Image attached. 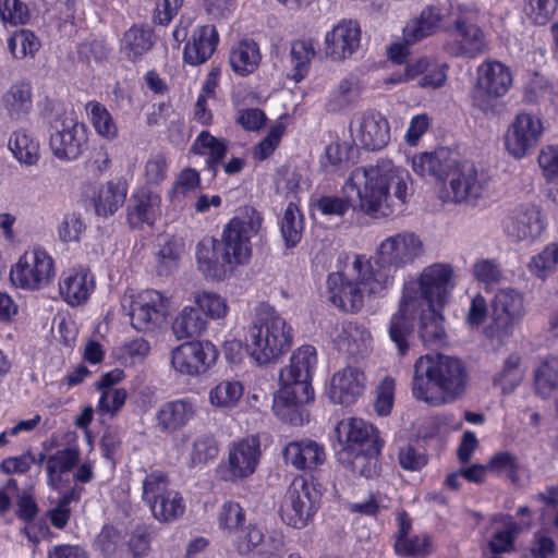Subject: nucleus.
Wrapping results in <instances>:
<instances>
[{
    "label": "nucleus",
    "mask_w": 558,
    "mask_h": 558,
    "mask_svg": "<svg viewBox=\"0 0 558 558\" xmlns=\"http://www.w3.org/2000/svg\"><path fill=\"white\" fill-rule=\"evenodd\" d=\"M31 20L27 4L21 0H0V22L5 26L26 25Z\"/></svg>",
    "instance_id": "0e129e2a"
},
{
    "label": "nucleus",
    "mask_w": 558,
    "mask_h": 558,
    "mask_svg": "<svg viewBox=\"0 0 558 558\" xmlns=\"http://www.w3.org/2000/svg\"><path fill=\"white\" fill-rule=\"evenodd\" d=\"M454 288L453 267L446 263H434L424 267L415 279L404 282L399 305H402V311H414L420 306L444 308Z\"/></svg>",
    "instance_id": "0eeeda50"
},
{
    "label": "nucleus",
    "mask_w": 558,
    "mask_h": 558,
    "mask_svg": "<svg viewBox=\"0 0 558 558\" xmlns=\"http://www.w3.org/2000/svg\"><path fill=\"white\" fill-rule=\"evenodd\" d=\"M472 274L486 290L493 289L505 279L500 265L489 258L476 260L472 266Z\"/></svg>",
    "instance_id": "e2e57ef3"
},
{
    "label": "nucleus",
    "mask_w": 558,
    "mask_h": 558,
    "mask_svg": "<svg viewBox=\"0 0 558 558\" xmlns=\"http://www.w3.org/2000/svg\"><path fill=\"white\" fill-rule=\"evenodd\" d=\"M303 229V216L296 204L291 202L281 220V233L288 246H295L300 242Z\"/></svg>",
    "instance_id": "4d7b16f0"
},
{
    "label": "nucleus",
    "mask_w": 558,
    "mask_h": 558,
    "mask_svg": "<svg viewBox=\"0 0 558 558\" xmlns=\"http://www.w3.org/2000/svg\"><path fill=\"white\" fill-rule=\"evenodd\" d=\"M244 386L239 380H221L208 391V401L211 407L220 411L236 408L243 397Z\"/></svg>",
    "instance_id": "ea45409f"
},
{
    "label": "nucleus",
    "mask_w": 558,
    "mask_h": 558,
    "mask_svg": "<svg viewBox=\"0 0 558 558\" xmlns=\"http://www.w3.org/2000/svg\"><path fill=\"white\" fill-rule=\"evenodd\" d=\"M277 192L284 196L298 197L310 189V181L295 168H282L276 179Z\"/></svg>",
    "instance_id": "864d4df0"
},
{
    "label": "nucleus",
    "mask_w": 558,
    "mask_h": 558,
    "mask_svg": "<svg viewBox=\"0 0 558 558\" xmlns=\"http://www.w3.org/2000/svg\"><path fill=\"white\" fill-rule=\"evenodd\" d=\"M366 385L364 372L355 365H345L330 378L328 398L337 404L349 405L362 396Z\"/></svg>",
    "instance_id": "b1692460"
},
{
    "label": "nucleus",
    "mask_w": 558,
    "mask_h": 558,
    "mask_svg": "<svg viewBox=\"0 0 558 558\" xmlns=\"http://www.w3.org/2000/svg\"><path fill=\"white\" fill-rule=\"evenodd\" d=\"M448 185L441 198L453 204H475L488 191L490 177L478 170L470 161H459L453 158V165L446 173Z\"/></svg>",
    "instance_id": "ddd939ff"
},
{
    "label": "nucleus",
    "mask_w": 558,
    "mask_h": 558,
    "mask_svg": "<svg viewBox=\"0 0 558 558\" xmlns=\"http://www.w3.org/2000/svg\"><path fill=\"white\" fill-rule=\"evenodd\" d=\"M154 45L153 33L141 27H131L120 41V52L130 61H136Z\"/></svg>",
    "instance_id": "c03bdc74"
},
{
    "label": "nucleus",
    "mask_w": 558,
    "mask_h": 558,
    "mask_svg": "<svg viewBox=\"0 0 558 558\" xmlns=\"http://www.w3.org/2000/svg\"><path fill=\"white\" fill-rule=\"evenodd\" d=\"M533 385L535 392L549 397L558 389V353H548L539 356L533 369Z\"/></svg>",
    "instance_id": "c9c22d12"
},
{
    "label": "nucleus",
    "mask_w": 558,
    "mask_h": 558,
    "mask_svg": "<svg viewBox=\"0 0 558 558\" xmlns=\"http://www.w3.org/2000/svg\"><path fill=\"white\" fill-rule=\"evenodd\" d=\"M196 260L198 269L207 278L221 280L234 270L220 241L211 236H205L198 242Z\"/></svg>",
    "instance_id": "a878e982"
},
{
    "label": "nucleus",
    "mask_w": 558,
    "mask_h": 558,
    "mask_svg": "<svg viewBox=\"0 0 558 558\" xmlns=\"http://www.w3.org/2000/svg\"><path fill=\"white\" fill-rule=\"evenodd\" d=\"M487 468L498 475H506L512 482L520 478L521 465L517 457L508 451L495 453L488 461Z\"/></svg>",
    "instance_id": "69168bd1"
},
{
    "label": "nucleus",
    "mask_w": 558,
    "mask_h": 558,
    "mask_svg": "<svg viewBox=\"0 0 558 558\" xmlns=\"http://www.w3.org/2000/svg\"><path fill=\"white\" fill-rule=\"evenodd\" d=\"M495 524H499V521L496 520ZM518 531L519 526L512 518H502L500 520V526L496 527V531L489 541L488 545L490 550L496 554L511 550Z\"/></svg>",
    "instance_id": "680f3d73"
},
{
    "label": "nucleus",
    "mask_w": 558,
    "mask_h": 558,
    "mask_svg": "<svg viewBox=\"0 0 558 558\" xmlns=\"http://www.w3.org/2000/svg\"><path fill=\"white\" fill-rule=\"evenodd\" d=\"M1 104L11 118L20 119L32 109V87L27 83L11 86L2 96Z\"/></svg>",
    "instance_id": "09e8293b"
},
{
    "label": "nucleus",
    "mask_w": 558,
    "mask_h": 558,
    "mask_svg": "<svg viewBox=\"0 0 558 558\" xmlns=\"http://www.w3.org/2000/svg\"><path fill=\"white\" fill-rule=\"evenodd\" d=\"M441 19L442 14L438 7H426L403 27V39L408 44H415L435 34L440 27Z\"/></svg>",
    "instance_id": "f704fd0d"
},
{
    "label": "nucleus",
    "mask_w": 558,
    "mask_h": 558,
    "mask_svg": "<svg viewBox=\"0 0 558 558\" xmlns=\"http://www.w3.org/2000/svg\"><path fill=\"white\" fill-rule=\"evenodd\" d=\"M441 310L438 306H420L414 311H402V305H399L389 323V337L401 355L409 349L408 337L413 331L416 320L420 338L424 344L440 347L446 343L447 333Z\"/></svg>",
    "instance_id": "1a4fd4ad"
},
{
    "label": "nucleus",
    "mask_w": 558,
    "mask_h": 558,
    "mask_svg": "<svg viewBox=\"0 0 558 558\" xmlns=\"http://www.w3.org/2000/svg\"><path fill=\"white\" fill-rule=\"evenodd\" d=\"M8 149L13 158L24 167L36 166L40 159L39 140L25 130H16L8 140Z\"/></svg>",
    "instance_id": "72a5a7b5"
},
{
    "label": "nucleus",
    "mask_w": 558,
    "mask_h": 558,
    "mask_svg": "<svg viewBox=\"0 0 558 558\" xmlns=\"http://www.w3.org/2000/svg\"><path fill=\"white\" fill-rule=\"evenodd\" d=\"M395 548L401 556L423 558L432 553L433 544L429 535L423 533L409 537H397Z\"/></svg>",
    "instance_id": "052dcab7"
},
{
    "label": "nucleus",
    "mask_w": 558,
    "mask_h": 558,
    "mask_svg": "<svg viewBox=\"0 0 558 558\" xmlns=\"http://www.w3.org/2000/svg\"><path fill=\"white\" fill-rule=\"evenodd\" d=\"M87 143L86 125L73 117H65L56 123L49 145L56 158L61 161H73L83 154Z\"/></svg>",
    "instance_id": "412c9836"
},
{
    "label": "nucleus",
    "mask_w": 558,
    "mask_h": 558,
    "mask_svg": "<svg viewBox=\"0 0 558 558\" xmlns=\"http://www.w3.org/2000/svg\"><path fill=\"white\" fill-rule=\"evenodd\" d=\"M160 216L161 196L159 193L148 187H142L132 195L128 208V219L131 227H151Z\"/></svg>",
    "instance_id": "bb28decb"
},
{
    "label": "nucleus",
    "mask_w": 558,
    "mask_h": 558,
    "mask_svg": "<svg viewBox=\"0 0 558 558\" xmlns=\"http://www.w3.org/2000/svg\"><path fill=\"white\" fill-rule=\"evenodd\" d=\"M56 274V263L50 253L41 246H33L11 266L9 276L16 288L38 291L48 287Z\"/></svg>",
    "instance_id": "f8f14e48"
},
{
    "label": "nucleus",
    "mask_w": 558,
    "mask_h": 558,
    "mask_svg": "<svg viewBox=\"0 0 558 558\" xmlns=\"http://www.w3.org/2000/svg\"><path fill=\"white\" fill-rule=\"evenodd\" d=\"M126 190L120 183L109 181L104 184L94 201L96 214L99 216L113 215L124 203Z\"/></svg>",
    "instance_id": "8fccbe9b"
},
{
    "label": "nucleus",
    "mask_w": 558,
    "mask_h": 558,
    "mask_svg": "<svg viewBox=\"0 0 558 558\" xmlns=\"http://www.w3.org/2000/svg\"><path fill=\"white\" fill-rule=\"evenodd\" d=\"M353 140L363 148L372 151L385 148L391 138L390 123L378 111H366L351 123Z\"/></svg>",
    "instance_id": "4be33fe9"
},
{
    "label": "nucleus",
    "mask_w": 558,
    "mask_h": 558,
    "mask_svg": "<svg viewBox=\"0 0 558 558\" xmlns=\"http://www.w3.org/2000/svg\"><path fill=\"white\" fill-rule=\"evenodd\" d=\"M546 228V218L534 204H521L513 208L506 221L507 233L518 241L538 238Z\"/></svg>",
    "instance_id": "393cba45"
},
{
    "label": "nucleus",
    "mask_w": 558,
    "mask_h": 558,
    "mask_svg": "<svg viewBox=\"0 0 558 558\" xmlns=\"http://www.w3.org/2000/svg\"><path fill=\"white\" fill-rule=\"evenodd\" d=\"M193 301L197 305V310L205 315L206 319L215 320L223 318L229 311L227 300L213 291H197L193 295Z\"/></svg>",
    "instance_id": "5fc2aeb1"
},
{
    "label": "nucleus",
    "mask_w": 558,
    "mask_h": 558,
    "mask_svg": "<svg viewBox=\"0 0 558 558\" xmlns=\"http://www.w3.org/2000/svg\"><path fill=\"white\" fill-rule=\"evenodd\" d=\"M262 223V215L252 207H245L225 226L220 243L228 253L233 269L250 260L251 239L258 234Z\"/></svg>",
    "instance_id": "9b49d317"
},
{
    "label": "nucleus",
    "mask_w": 558,
    "mask_h": 558,
    "mask_svg": "<svg viewBox=\"0 0 558 558\" xmlns=\"http://www.w3.org/2000/svg\"><path fill=\"white\" fill-rule=\"evenodd\" d=\"M453 165V157L446 150L436 153H420L411 158L412 170L421 175H433L442 179Z\"/></svg>",
    "instance_id": "4c0bfd02"
},
{
    "label": "nucleus",
    "mask_w": 558,
    "mask_h": 558,
    "mask_svg": "<svg viewBox=\"0 0 558 558\" xmlns=\"http://www.w3.org/2000/svg\"><path fill=\"white\" fill-rule=\"evenodd\" d=\"M326 458L324 446L308 438L291 441L283 449L286 464L301 471L317 469Z\"/></svg>",
    "instance_id": "c756f323"
},
{
    "label": "nucleus",
    "mask_w": 558,
    "mask_h": 558,
    "mask_svg": "<svg viewBox=\"0 0 558 558\" xmlns=\"http://www.w3.org/2000/svg\"><path fill=\"white\" fill-rule=\"evenodd\" d=\"M197 413L196 401L190 398L177 399L163 403L156 413L157 426L167 433H173L186 426Z\"/></svg>",
    "instance_id": "7c9ffc66"
},
{
    "label": "nucleus",
    "mask_w": 558,
    "mask_h": 558,
    "mask_svg": "<svg viewBox=\"0 0 558 558\" xmlns=\"http://www.w3.org/2000/svg\"><path fill=\"white\" fill-rule=\"evenodd\" d=\"M468 378V371L460 359L425 354L414 363L412 395L432 407L449 404L465 392Z\"/></svg>",
    "instance_id": "f03ea898"
},
{
    "label": "nucleus",
    "mask_w": 558,
    "mask_h": 558,
    "mask_svg": "<svg viewBox=\"0 0 558 558\" xmlns=\"http://www.w3.org/2000/svg\"><path fill=\"white\" fill-rule=\"evenodd\" d=\"M558 266V243L551 242L534 254L527 263L529 271L538 279L545 280L553 275Z\"/></svg>",
    "instance_id": "3c124183"
},
{
    "label": "nucleus",
    "mask_w": 558,
    "mask_h": 558,
    "mask_svg": "<svg viewBox=\"0 0 558 558\" xmlns=\"http://www.w3.org/2000/svg\"><path fill=\"white\" fill-rule=\"evenodd\" d=\"M371 263L355 255L342 271L330 274L327 280L330 302L341 311L356 313L364 306L366 296L386 295L371 291Z\"/></svg>",
    "instance_id": "6e6552de"
},
{
    "label": "nucleus",
    "mask_w": 558,
    "mask_h": 558,
    "mask_svg": "<svg viewBox=\"0 0 558 558\" xmlns=\"http://www.w3.org/2000/svg\"><path fill=\"white\" fill-rule=\"evenodd\" d=\"M228 143L225 140L213 136L209 132L203 131L195 138L191 151L196 155L207 156V165L215 170L226 157Z\"/></svg>",
    "instance_id": "49530a36"
},
{
    "label": "nucleus",
    "mask_w": 558,
    "mask_h": 558,
    "mask_svg": "<svg viewBox=\"0 0 558 558\" xmlns=\"http://www.w3.org/2000/svg\"><path fill=\"white\" fill-rule=\"evenodd\" d=\"M544 132L543 120L532 112H520L508 125L504 146L514 159L521 160L535 149Z\"/></svg>",
    "instance_id": "a211bd4d"
},
{
    "label": "nucleus",
    "mask_w": 558,
    "mask_h": 558,
    "mask_svg": "<svg viewBox=\"0 0 558 558\" xmlns=\"http://www.w3.org/2000/svg\"><path fill=\"white\" fill-rule=\"evenodd\" d=\"M360 95L359 80L354 76L344 77L329 93L327 108L332 112L348 110L359 101Z\"/></svg>",
    "instance_id": "a19ab883"
},
{
    "label": "nucleus",
    "mask_w": 558,
    "mask_h": 558,
    "mask_svg": "<svg viewBox=\"0 0 558 558\" xmlns=\"http://www.w3.org/2000/svg\"><path fill=\"white\" fill-rule=\"evenodd\" d=\"M245 519V511L238 502L227 501L218 512V526L227 537L232 539L244 526Z\"/></svg>",
    "instance_id": "603ef678"
},
{
    "label": "nucleus",
    "mask_w": 558,
    "mask_h": 558,
    "mask_svg": "<svg viewBox=\"0 0 558 558\" xmlns=\"http://www.w3.org/2000/svg\"><path fill=\"white\" fill-rule=\"evenodd\" d=\"M411 175L409 171L390 159H379L375 165L355 168L344 181L341 193L320 196L313 209L328 219L342 218L350 206L373 218L391 213L390 192L400 203L410 196Z\"/></svg>",
    "instance_id": "f257e3e1"
},
{
    "label": "nucleus",
    "mask_w": 558,
    "mask_h": 558,
    "mask_svg": "<svg viewBox=\"0 0 558 558\" xmlns=\"http://www.w3.org/2000/svg\"><path fill=\"white\" fill-rule=\"evenodd\" d=\"M335 432L341 446L339 460L354 472L371 476L375 458L384 444L378 430L362 418L350 417L339 422Z\"/></svg>",
    "instance_id": "39448f33"
},
{
    "label": "nucleus",
    "mask_w": 558,
    "mask_h": 558,
    "mask_svg": "<svg viewBox=\"0 0 558 558\" xmlns=\"http://www.w3.org/2000/svg\"><path fill=\"white\" fill-rule=\"evenodd\" d=\"M525 369L522 366V357L518 353H511L505 361L499 372L494 376V386L502 393L514 391L524 378Z\"/></svg>",
    "instance_id": "37998d69"
},
{
    "label": "nucleus",
    "mask_w": 558,
    "mask_h": 558,
    "mask_svg": "<svg viewBox=\"0 0 558 558\" xmlns=\"http://www.w3.org/2000/svg\"><path fill=\"white\" fill-rule=\"evenodd\" d=\"M335 343L340 352L355 356L368 351L372 336L363 325L349 322L342 325Z\"/></svg>",
    "instance_id": "473e14b6"
},
{
    "label": "nucleus",
    "mask_w": 558,
    "mask_h": 558,
    "mask_svg": "<svg viewBox=\"0 0 558 558\" xmlns=\"http://www.w3.org/2000/svg\"><path fill=\"white\" fill-rule=\"evenodd\" d=\"M80 460V451L75 447H69L58 450L47 460L48 484L54 489H59L64 482V476Z\"/></svg>",
    "instance_id": "58836bf2"
},
{
    "label": "nucleus",
    "mask_w": 558,
    "mask_h": 558,
    "mask_svg": "<svg viewBox=\"0 0 558 558\" xmlns=\"http://www.w3.org/2000/svg\"><path fill=\"white\" fill-rule=\"evenodd\" d=\"M89 122L96 134L107 141H113L119 135L117 122L109 110L98 101H89L85 106Z\"/></svg>",
    "instance_id": "de8ad7c7"
},
{
    "label": "nucleus",
    "mask_w": 558,
    "mask_h": 558,
    "mask_svg": "<svg viewBox=\"0 0 558 558\" xmlns=\"http://www.w3.org/2000/svg\"><path fill=\"white\" fill-rule=\"evenodd\" d=\"M94 290L95 278L84 268L68 269L60 277L59 293L71 306L86 303Z\"/></svg>",
    "instance_id": "cd10ccee"
},
{
    "label": "nucleus",
    "mask_w": 558,
    "mask_h": 558,
    "mask_svg": "<svg viewBox=\"0 0 558 558\" xmlns=\"http://www.w3.org/2000/svg\"><path fill=\"white\" fill-rule=\"evenodd\" d=\"M492 335L508 337L525 315L524 298L512 288L500 289L492 300Z\"/></svg>",
    "instance_id": "aec40b11"
},
{
    "label": "nucleus",
    "mask_w": 558,
    "mask_h": 558,
    "mask_svg": "<svg viewBox=\"0 0 558 558\" xmlns=\"http://www.w3.org/2000/svg\"><path fill=\"white\" fill-rule=\"evenodd\" d=\"M229 62L239 75L253 73L260 62L258 45L252 39H243L234 44L230 50Z\"/></svg>",
    "instance_id": "e433bc0d"
},
{
    "label": "nucleus",
    "mask_w": 558,
    "mask_h": 558,
    "mask_svg": "<svg viewBox=\"0 0 558 558\" xmlns=\"http://www.w3.org/2000/svg\"><path fill=\"white\" fill-rule=\"evenodd\" d=\"M292 327L271 306L258 307L246 338L250 355L258 364L276 361L292 345Z\"/></svg>",
    "instance_id": "423d86ee"
},
{
    "label": "nucleus",
    "mask_w": 558,
    "mask_h": 558,
    "mask_svg": "<svg viewBox=\"0 0 558 558\" xmlns=\"http://www.w3.org/2000/svg\"><path fill=\"white\" fill-rule=\"evenodd\" d=\"M216 440L209 434L196 435L191 442L190 465H205L218 456Z\"/></svg>",
    "instance_id": "13d9d810"
},
{
    "label": "nucleus",
    "mask_w": 558,
    "mask_h": 558,
    "mask_svg": "<svg viewBox=\"0 0 558 558\" xmlns=\"http://www.w3.org/2000/svg\"><path fill=\"white\" fill-rule=\"evenodd\" d=\"M319 165L328 174L343 171L349 165L348 146L340 142L328 144L320 156Z\"/></svg>",
    "instance_id": "bf43d9fd"
},
{
    "label": "nucleus",
    "mask_w": 558,
    "mask_h": 558,
    "mask_svg": "<svg viewBox=\"0 0 558 558\" xmlns=\"http://www.w3.org/2000/svg\"><path fill=\"white\" fill-rule=\"evenodd\" d=\"M260 457V442L256 436L235 440L229 446L227 459L218 465L217 474L225 482H242L256 472Z\"/></svg>",
    "instance_id": "dca6fc26"
},
{
    "label": "nucleus",
    "mask_w": 558,
    "mask_h": 558,
    "mask_svg": "<svg viewBox=\"0 0 558 558\" xmlns=\"http://www.w3.org/2000/svg\"><path fill=\"white\" fill-rule=\"evenodd\" d=\"M425 254L421 236L411 231H401L386 236L377 245L371 263V291L387 293L395 283L399 269L413 265Z\"/></svg>",
    "instance_id": "20e7f679"
},
{
    "label": "nucleus",
    "mask_w": 558,
    "mask_h": 558,
    "mask_svg": "<svg viewBox=\"0 0 558 558\" xmlns=\"http://www.w3.org/2000/svg\"><path fill=\"white\" fill-rule=\"evenodd\" d=\"M475 15V11H470L457 20L454 40L446 44L450 54L473 59L487 51L488 43L484 32L471 22Z\"/></svg>",
    "instance_id": "5701e85b"
},
{
    "label": "nucleus",
    "mask_w": 558,
    "mask_h": 558,
    "mask_svg": "<svg viewBox=\"0 0 558 558\" xmlns=\"http://www.w3.org/2000/svg\"><path fill=\"white\" fill-rule=\"evenodd\" d=\"M219 35L214 25L197 26L184 47V60L189 64L198 65L208 60L215 52Z\"/></svg>",
    "instance_id": "2f4dec72"
},
{
    "label": "nucleus",
    "mask_w": 558,
    "mask_h": 558,
    "mask_svg": "<svg viewBox=\"0 0 558 558\" xmlns=\"http://www.w3.org/2000/svg\"><path fill=\"white\" fill-rule=\"evenodd\" d=\"M207 319L193 306H184L172 323V331L177 339L192 338L207 329Z\"/></svg>",
    "instance_id": "79ce46f5"
},
{
    "label": "nucleus",
    "mask_w": 558,
    "mask_h": 558,
    "mask_svg": "<svg viewBox=\"0 0 558 558\" xmlns=\"http://www.w3.org/2000/svg\"><path fill=\"white\" fill-rule=\"evenodd\" d=\"M121 305L130 317L131 326L140 332L154 331L167 313L165 296L154 289L125 292Z\"/></svg>",
    "instance_id": "4468645a"
},
{
    "label": "nucleus",
    "mask_w": 558,
    "mask_h": 558,
    "mask_svg": "<svg viewBox=\"0 0 558 558\" xmlns=\"http://www.w3.org/2000/svg\"><path fill=\"white\" fill-rule=\"evenodd\" d=\"M316 56L315 43L311 38L298 39L292 43L290 58L292 64L291 77L301 82L308 74L311 63Z\"/></svg>",
    "instance_id": "a18cd8bd"
},
{
    "label": "nucleus",
    "mask_w": 558,
    "mask_h": 558,
    "mask_svg": "<svg viewBox=\"0 0 558 558\" xmlns=\"http://www.w3.org/2000/svg\"><path fill=\"white\" fill-rule=\"evenodd\" d=\"M39 40L34 33L28 29L16 32L8 40L10 51L17 59L26 56H34V53L39 49Z\"/></svg>",
    "instance_id": "774afa93"
},
{
    "label": "nucleus",
    "mask_w": 558,
    "mask_h": 558,
    "mask_svg": "<svg viewBox=\"0 0 558 558\" xmlns=\"http://www.w3.org/2000/svg\"><path fill=\"white\" fill-rule=\"evenodd\" d=\"M362 29L357 21L341 19L328 29L323 39V57L333 63H343L359 51Z\"/></svg>",
    "instance_id": "6ab92c4d"
},
{
    "label": "nucleus",
    "mask_w": 558,
    "mask_h": 558,
    "mask_svg": "<svg viewBox=\"0 0 558 558\" xmlns=\"http://www.w3.org/2000/svg\"><path fill=\"white\" fill-rule=\"evenodd\" d=\"M476 92L488 97H502L512 84L508 66L499 61H485L477 68Z\"/></svg>",
    "instance_id": "c85d7f7f"
},
{
    "label": "nucleus",
    "mask_w": 558,
    "mask_h": 558,
    "mask_svg": "<svg viewBox=\"0 0 558 558\" xmlns=\"http://www.w3.org/2000/svg\"><path fill=\"white\" fill-rule=\"evenodd\" d=\"M157 258L160 266L163 268L159 271L168 272L177 265V262L183 253L184 245L180 239L166 235L160 240Z\"/></svg>",
    "instance_id": "338daca9"
},
{
    "label": "nucleus",
    "mask_w": 558,
    "mask_h": 558,
    "mask_svg": "<svg viewBox=\"0 0 558 558\" xmlns=\"http://www.w3.org/2000/svg\"><path fill=\"white\" fill-rule=\"evenodd\" d=\"M150 353V344L144 338L123 342L116 351L117 360L124 366H135L144 362Z\"/></svg>",
    "instance_id": "6e6d98bb"
},
{
    "label": "nucleus",
    "mask_w": 558,
    "mask_h": 558,
    "mask_svg": "<svg viewBox=\"0 0 558 558\" xmlns=\"http://www.w3.org/2000/svg\"><path fill=\"white\" fill-rule=\"evenodd\" d=\"M316 366V349L303 345L293 352L289 365L280 371V388L274 397L272 409L281 420L296 424L299 407L314 400L311 381Z\"/></svg>",
    "instance_id": "7ed1b4c3"
},
{
    "label": "nucleus",
    "mask_w": 558,
    "mask_h": 558,
    "mask_svg": "<svg viewBox=\"0 0 558 558\" xmlns=\"http://www.w3.org/2000/svg\"><path fill=\"white\" fill-rule=\"evenodd\" d=\"M320 497L322 490L314 478H294L281 506L282 520L295 529L304 527L316 512Z\"/></svg>",
    "instance_id": "2eb2a0df"
},
{
    "label": "nucleus",
    "mask_w": 558,
    "mask_h": 558,
    "mask_svg": "<svg viewBox=\"0 0 558 558\" xmlns=\"http://www.w3.org/2000/svg\"><path fill=\"white\" fill-rule=\"evenodd\" d=\"M218 357L216 347L206 340L185 341L171 350L172 369L183 377L196 378L205 375Z\"/></svg>",
    "instance_id": "f3484780"
},
{
    "label": "nucleus",
    "mask_w": 558,
    "mask_h": 558,
    "mask_svg": "<svg viewBox=\"0 0 558 558\" xmlns=\"http://www.w3.org/2000/svg\"><path fill=\"white\" fill-rule=\"evenodd\" d=\"M142 500L149 507L153 517L161 523H170L185 512L181 493L171 487L168 476L161 471H151L142 482Z\"/></svg>",
    "instance_id": "9d476101"
}]
</instances>
